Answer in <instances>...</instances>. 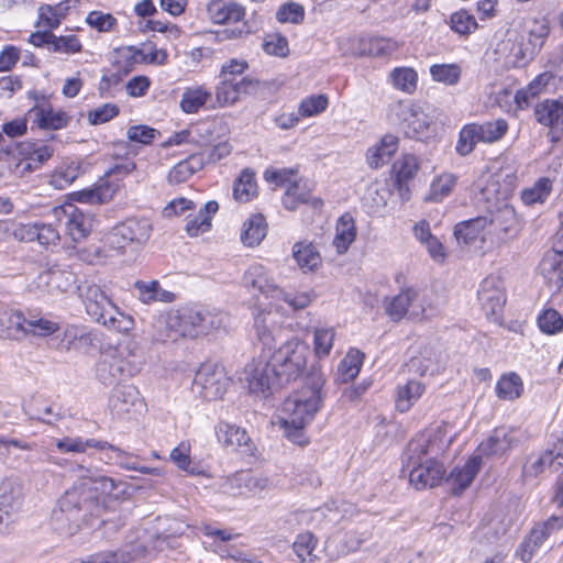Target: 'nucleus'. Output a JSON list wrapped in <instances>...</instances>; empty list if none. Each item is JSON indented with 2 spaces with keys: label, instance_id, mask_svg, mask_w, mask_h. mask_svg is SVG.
Here are the masks:
<instances>
[{
  "label": "nucleus",
  "instance_id": "obj_59",
  "mask_svg": "<svg viewBox=\"0 0 563 563\" xmlns=\"http://www.w3.org/2000/svg\"><path fill=\"white\" fill-rule=\"evenodd\" d=\"M540 330L549 335L556 334L563 329V318L554 309H547L538 317Z\"/></svg>",
  "mask_w": 563,
  "mask_h": 563
},
{
  "label": "nucleus",
  "instance_id": "obj_48",
  "mask_svg": "<svg viewBox=\"0 0 563 563\" xmlns=\"http://www.w3.org/2000/svg\"><path fill=\"white\" fill-rule=\"evenodd\" d=\"M202 533L206 537L213 538V542L210 544L212 550L222 558H230L232 548L227 544L228 541L233 539V533L229 530L216 529L210 525H206L201 528Z\"/></svg>",
  "mask_w": 563,
  "mask_h": 563
},
{
  "label": "nucleus",
  "instance_id": "obj_61",
  "mask_svg": "<svg viewBox=\"0 0 563 563\" xmlns=\"http://www.w3.org/2000/svg\"><path fill=\"white\" fill-rule=\"evenodd\" d=\"M358 547V540L353 537H346L339 543H336V540H328L325 543V552L331 560H338L339 558L357 550Z\"/></svg>",
  "mask_w": 563,
  "mask_h": 563
},
{
  "label": "nucleus",
  "instance_id": "obj_13",
  "mask_svg": "<svg viewBox=\"0 0 563 563\" xmlns=\"http://www.w3.org/2000/svg\"><path fill=\"white\" fill-rule=\"evenodd\" d=\"M52 214L57 222L64 223L75 243L82 241L91 231V219L73 203L54 207Z\"/></svg>",
  "mask_w": 563,
  "mask_h": 563
},
{
  "label": "nucleus",
  "instance_id": "obj_28",
  "mask_svg": "<svg viewBox=\"0 0 563 563\" xmlns=\"http://www.w3.org/2000/svg\"><path fill=\"white\" fill-rule=\"evenodd\" d=\"M563 467V462L559 461L554 452L547 450L540 454L530 455L523 467L522 475L526 479L536 478L545 471L558 473Z\"/></svg>",
  "mask_w": 563,
  "mask_h": 563
},
{
  "label": "nucleus",
  "instance_id": "obj_43",
  "mask_svg": "<svg viewBox=\"0 0 563 563\" xmlns=\"http://www.w3.org/2000/svg\"><path fill=\"white\" fill-rule=\"evenodd\" d=\"M424 393V386L418 380H409L397 390L396 407L400 412L408 411Z\"/></svg>",
  "mask_w": 563,
  "mask_h": 563
},
{
  "label": "nucleus",
  "instance_id": "obj_50",
  "mask_svg": "<svg viewBox=\"0 0 563 563\" xmlns=\"http://www.w3.org/2000/svg\"><path fill=\"white\" fill-rule=\"evenodd\" d=\"M552 190V181L548 177L538 179L532 187L526 188L521 192V199L525 205L543 203Z\"/></svg>",
  "mask_w": 563,
  "mask_h": 563
},
{
  "label": "nucleus",
  "instance_id": "obj_58",
  "mask_svg": "<svg viewBox=\"0 0 563 563\" xmlns=\"http://www.w3.org/2000/svg\"><path fill=\"white\" fill-rule=\"evenodd\" d=\"M305 19V9L297 2H286L276 12V20L279 23L299 24Z\"/></svg>",
  "mask_w": 563,
  "mask_h": 563
},
{
  "label": "nucleus",
  "instance_id": "obj_18",
  "mask_svg": "<svg viewBox=\"0 0 563 563\" xmlns=\"http://www.w3.org/2000/svg\"><path fill=\"white\" fill-rule=\"evenodd\" d=\"M216 435L219 443L233 451L253 455L256 448L244 428L227 421H219L214 427Z\"/></svg>",
  "mask_w": 563,
  "mask_h": 563
},
{
  "label": "nucleus",
  "instance_id": "obj_4",
  "mask_svg": "<svg viewBox=\"0 0 563 563\" xmlns=\"http://www.w3.org/2000/svg\"><path fill=\"white\" fill-rule=\"evenodd\" d=\"M207 14L214 24L233 25L217 32L220 41L242 40L261 27L255 18L245 19V8L234 0H211L207 4Z\"/></svg>",
  "mask_w": 563,
  "mask_h": 563
},
{
  "label": "nucleus",
  "instance_id": "obj_34",
  "mask_svg": "<svg viewBox=\"0 0 563 563\" xmlns=\"http://www.w3.org/2000/svg\"><path fill=\"white\" fill-rule=\"evenodd\" d=\"M239 488L240 494H261L274 487L272 479L264 474L241 472L232 481Z\"/></svg>",
  "mask_w": 563,
  "mask_h": 563
},
{
  "label": "nucleus",
  "instance_id": "obj_7",
  "mask_svg": "<svg viewBox=\"0 0 563 563\" xmlns=\"http://www.w3.org/2000/svg\"><path fill=\"white\" fill-rule=\"evenodd\" d=\"M550 22L547 18L530 19L526 22L523 34L511 47L516 66L527 65L539 54L550 34Z\"/></svg>",
  "mask_w": 563,
  "mask_h": 563
},
{
  "label": "nucleus",
  "instance_id": "obj_45",
  "mask_svg": "<svg viewBox=\"0 0 563 563\" xmlns=\"http://www.w3.org/2000/svg\"><path fill=\"white\" fill-rule=\"evenodd\" d=\"M114 187L103 183L95 188L77 191L73 195L74 199L81 203L100 205L108 202L114 195Z\"/></svg>",
  "mask_w": 563,
  "mask_h": 563
},
{
  "label": "nucleus",
  "instance_id": "obj_41",
  "mask_svg": "<svg viewBox=\"0 0 563 563\" xmlns=\"http://www.w3.org/2000/svg\"><path fill=\"white\" fill-rule=\"evenodd\" d=\"M292 256L303 272H313L321 264L320 254L311 243H296L292 247Z\"/></svg>",
  "mask_w": 563,
  "mask_h": 563
},
{
  "label": "nucleus",
  "instance_id": "obj_49",
  "mask_svg": "<svg viewBox=\"0 0 563 563\" xmlns=\"http://www.w3.org/2000/svg\"><path fill=\"white\" fill-rule=\"evenodd\" d=\"M211 93L202 87L187 88L180 100V108L186 113H196L203 107Z\"/></svg>",
  "mask_w": 563,
  "mask_h": 563
},
{
  "label": "nucleus",
  "instance_id": "obj_22",
  "mask_svg": "<svg viewBox=\"0 0 563 563\" xmlns=\"http://www.w3.org/2000/svg\"><path fill=\"white\" fill-rule=\"evenodd\" d=\"M109 407L111 413L121 419L132 412L140 411L143 407V401L135 386L120 385L113 389Z\"/></svg>",
  "mask_w": 563,
  "mask_h": 563
},
{
  "label": "nucleus",
  "instance_id": "obj_56",
  "mask_svg": "<svg viewBox=\"0 0 563 563\" xmlns=\"http://www.w3.org/2000/svg\"><path fill=\"white\" fill-rule=\"evenodd\" d=\"M390 78L395 88L412 93L417 88L418 75L410 67H398L390 73Z\"/></svg>",
  "mask_w": 563,
  "mask_h": 563
},
{
  "label": "nucleus",
  "instance_id": "obj_5",
  "mask_svg": "<svg viewBox=\"0 0 563 563\" xmlns=\"http://www.w3.org/2000/svg\"><path fill=\"white\" fill-rule=\"evenodd\" d=\"M309 386L300 393L288 397L283 405L280 424H308L313 419L322 402V374L314 373L308 378Z\"/></svg>",
  "mask_w": 563,
  "mask_h": 563
},
{
  "label": "nucleus",
  "instance_id": "obj_2",
  "mask_svg": "<svg viewBox=\"0 0 563 563\" xmlns=\"http://www.w3.org/2000/svg\"><path fill=\"white\" fill-rule=\"evenodd\" d=\"M445 442L440 431L416 435L402 454V471H408L410 484L418 490L434 487L444 477V467L438 461Z\"/></svg>",
  "mask_w": 563,
  "mask_h": 563
},
{
  "label": "nucleus",
  "instance_id": "obj_1",
  "mask_svg": "<svg viewBox=\"0 0 563 563\" xmlns=\"http://www.w3.org/2000/svg\"><path fill=\"white\" fill-rule=\"evenodd\" d=\"M75 472L78 483L60 497L58 510L54 511L55 520L70 522L69 531L78 528L79 521L87 515L95 514L98 508V494L111 495L118 488L115 479L100 474L97 470L77 465Z\"/></svg>",
  "mask_w": 563,
  "mask_h": 563
},
{
  "label": "nucleus",
  "instance_id": "obj_63",
  "mask_svg": "<svg viewBox=\"0 0 563 563\" xmlns=\"http://www.w3.org/2000/svg\"><path fill=\"white\" fill-rule=\"evenodd\" d=\"M264 178L268 183H273L276 186H291V184H298V169L297 168H280V169H267L264 173Z\"/></svg>",
  "mask_w": 563,
  "mask_h": 563
},
{
  "label": "nucleus",
  "instance_id": "obj_55",
  "mask_svg": "<svg viewBox=\"0 0 563 563\" xmlns=\"http://www.w3.org/2000/svg\"><path fill=\"white\" fill-rule=\"evenodd\" d=\"M477 130L483 143H494L503 139L507 133L508 123L505 119H497L477 124Z\"/></svg>",
  "mask_w": 563,
  "mask_h": 563
},
{
  "label": "nucleus",
  "instance_id": "obj_57",
  "mask_svg": "<svg viewBox=\"0 0 563 563\" xmlns=\"http://www.w3.org/2000/svg\"><path fill=\"white\" fill-rule=\"evenodd\" d=\"M26 336H48L59 330V324L46 318L26 319Z\"/></svg>",
  "mask_w": 563,
  "mask_h": 563
},
{
  "label": "nucleus",
  "instance_id": "obj_15",
  "mask_svg": "<svg viewBox=\"0 0 563 563\" xmlns=\"http://www.w3.org/2000/svg\"><path fill=\"white\" fill-rule=\"evenodd\" d=\"M397 117L401 130L408 137L423 140L430 135L432 120L419 107L410 103H399Z\"/></svg>",
  "mask_w": 563,
  "mask_h": 563
},
{
  "label": "nucleus",
  "instance_id": "obj_14",
  "mask_svg": "<svg viewBox=\"0 0 563 563\" xmlns=\"http://www.w3.org/2000/svg\"><path fill=\"white\" fill-rule=\"evenodd\" d=\"M275 373L271 362L253 360L245 366L243 379L247 383L252 394L266 396L268 390L276 386H283L282 380Z\"/></svg>",
  "mask_w": 563,
  "mask_h": 563
},
{
  "label": "nucleus",
  "instance_id": "obj_10",
  "mask_svg": "<svg viewBox=\"0 0 563 563\" xmlns=\"http://www.w3.org/2000/svg\"><path fill=\"white\" fill-rule=\"evenodd\" d=\"M519 229V220L515 209L505 203L492 213L490 218H487L483 242L499 246L517 236Z\"/></svg>",
  "mask_w": 563,
  "mask_h": 563
},
{
  "label": "nucleus",
  "instance_id": "obj_6",
  "mask_svg": "<svg viewBox=\"0 0 563 563\" xmlns=\"http://www.w3.org/2000/svg\"><path fill=\"white\" fill-rule=\"evenodd\" d=\"M308 346L297 338L285 342L273 353L269 362L283 385L297 379L307 364Z\"/></svg>",
  "mask_w": 563,
  "mask_h": 563
},
{
  "label": "nucleus",
  "instance_id": "obj_42",
  "mask_svg": "<svg viewBox=\"0 0 563 563\" xmlns=\"http://www.w3.org/2000/svg\"><path fill=\"white\" fill-rule=\"evenodd\" d=\"M364 354L355 349H351L343 360L339 363L336 380L347 383L354 379L363 364Z\"/></svg>",
  "mask_w": 563,
  "mask_h": 563
},
{
  "label": "nucleus",
  "instance_id": "obj_62",
  "mask_svg": "<svg viewBox=\"0 0 563 563\" xmlns=\"http://www.w3.org/2000/svg\"><path fill=\"white\" fill-rule=\"evenodd\" d=\"M227 322V314L217 309L201 308L200 334L220 329Z\"/></svg>",
  "mask_w": 563,
  "mask_h": 563
},
{
  "label": "nucleus",
  "instance_id": "obj_40",
  "mask_svg": "<svg viewBox=\"0 0 563 563\" xmlns=\"http://www.w3.org/2000/svg\"><path fill=\"white\" fill-rule=\"evenodd\" d=\"M219 205L217 201H208L198 214L189 219L186 223V231L190 236H198L210 230L211 218L217 213Z\"/></svg>",
  "mask_w": 563,
  "mask_h": 563
},
{
  "label": "nucleus",
  "instance_id": "obj_47",
  "mask_svg": "<svg viewBox=\"0 0 563 563\" xmlns=\"http://www.w3.org/2000/svg\"><path fill=\"white\" fill-rule=\"evenodd\" d=\"M522 389V380L516 373L501 376L496 385V394L504 400H514L520 397Z\"/></svg>",
  "mask_w": 563,
  "mask_h": 563
},
{
  "label": "nucleus",
  "instance_id": "obj_30",
  "mask_svg": "<svg viewBox=\"0 0 563 563\" xmlns=\"http://www.w3.org/2000/svg\"><path fill=\"white\" fill-rule=\"evenodd\" d=\"M398 137L393 134L384 135L380 141L366 152V162L373 169L387 164L398 150Z\"/></svg>",
  "mask_w": 563,
  "mask_h": 563
},
{
  "label": "nucleus",
  "instance_id": "obj_20",
  "mask_svg": "<svg viewBox=\"0 0 563 563\" xmlns=\"http://www.w3.org/2000/svg\"><path fill=\"white\" fill-rule=\"evenodd\" d=\"M518 431L512 428L499 427L477 448V455L482 456H501L508 453L517 443Z\"/></svg>",
  "mask_w": 563,
  "mask_h": 563
},
{
  "label": "nucleus",
  "instance_id": "obj_46",
  "mask_svg": "<svg viewBox=\"0 0 563 563\" xmlns=\"http://www.w3.org/2000/svg\"><path fill=\"white\" fill-rule=\"evenodd\" d=\"M457 177L451 173H443L432 180L427 200L440 202L448 197L456 185Z\"/></svg>",
  "mask_w": 563,
  "mask_h": 563
},
{
  "label": "nucleus",
  "instance_id": "obj_51",
  "mask_svg": "<svg viewBox=\"0 0 563 563\" xmlns=\"http://www.w3.org/2000/svg\"><path fill=\"white\" fill-rule=\"evenodd\" d=\"M317 543L318 541L314 536L311 532L306 531L297 536L292 543V549L300 561L311 563L317 559V555L314 554Z\"/></svg>",
  "mask_w": 563,
  "mask_h": 563
},
{
  "label": "nucleus",
  "instance_id": "obj_25",
  "mask_svg": "<svg viewBox=\"0 0 563 563\" xmlns=\"http://www.w3.org/2000/svg\"><path fill=\"white\" fill-rule=\"evenodd\" d=\"M26 318L14 309L0 307V339L21 341L26 338Z\"/></svg>",
  "mask_w": 563,
  "mask_h": 563
},
{
  "label": "nucleus",
  "instance_id": "obj_12",
  "mask_svg": "<svg viewBox=\"0 0 563 563\" xmlns=\"http://www.w3.org/2000/svg\"><path fill=\"white\" fill-rule=\"evenodd\" d=\"M76 280V274L68 265L51 263L32 282V287L35 290L46 291L52 295L66 294L74 289Z\"/></svg>",
  "mask_w": 563,
  "mask_h": 563
},
{
  "label": "nucleus",
  "instance_id": "obj_53",
  "mask_svg": "<svg viewBox=\"0 0 563 563\" xmlns=\"http://www.w3.org/2000/svg\"><path fill=\"white\" fill-rule=\"evenodd\" d=\"M335 340L334 328H316L313 332V350L317 357L330 355Z\"/></svg>",
  "mask_w": 563,
  "mask_h": 563
},
{
  "label": "nucleus",
  "instance_id": "obj_31",
  "mask_svg": "<svg viewBox=\"0 0 563 563\" xmlns=\"http://www.w3.org/2000/svg\"><path fill=\"white\" fill-rule=\"evenodd\" d=\"M92 345V333L86 327L67 325L59 343V350L63 352L87 351Z\"/></svg>",
  "mask_w": 563,
  "mask_h": 563
},
{
  "label": "nucleus",
  "instance_id": "obj_8",
  "mask_svg": "<svg viewBox=\"0 0 563 563\" xmlns=\"http://www.w3.org/2000/svg\"><path fill=\"white\" fill-rule=\"evenodd\" d=\"M201 308L185 306L168 312L164 319L156 321L157 327H165V331L155 334L156 341L175 340L176 336L200 335Z\"/></svg>",
  "mask_w": 563,
  "mask_h": 563
},
{
  "label": "nucleus",
  "instance_id": "obj_16",
  "mask_svg": "<svg viewBox=\"0 0 563 563\" xmlns=\"http://www.w3.org/2000/svg\"><path fill=\"white\" fill-rule=\"evenodd\" d=\"M563 528V516H552L547 521L537 525L521 542L516 555L528 563L541 548L543 542L554 532Z\"/></svg>",
  "mask_w": 563,
  "mask_h": 563
},
{
  "label": "nucleus",
  "instance_id": "obj_52",
  "mask_svg": "<svg viewBox=\"0 0 563 563\" xmlns=\"http://www.w3.org/2000/svg\"><path fill=\"white\" fill-rule=\"evenodd\" d=\"M482 142L477 130V123H470L462 128L455 146L456 152L461 156L472 153L477 143Z\"/></svg>",
  "mask_w": 563,
  "mask_h": 563
},
{
  "label": "nucleus",
  "instance_id": "obj_36",
  "mask_svg": "<svg viewBox=\"0 0 563 563\" xmlns=\"http://www.w3.org/2000/svg\"><path fill=\"white\" fill-rule=\"evenodd\" d=\"M356 236L355 221L350 213L342 214L335 225L333 245L339 254L347 251Z\"/></svg>",
  "mask_w": 563,
  "mask_h": 563
},
{
  "label": "nucleus",
  "instance_id": "obj_54",
  "mask_svg": "<svg viewBox=\"0 0 563 563\" xmlns=\"http://www.w3.org/2000/svg\"><path fill=\"white\" fill-rule=\"evenodd\" d=\"M461 73V67L457 64H434L430 67L432 79L448 86L456 85L460 81Z\"/></svg>",
  "mask_w": 563,
  "mask_h": 563
},
{
  "label": "nucleus",
  "instance_id": "obj_23",
  "mask_svg": "<svg viewBox=\"0 0 563 563\" xmlns=\"http://www.w3.org/2000/svg\"><path fill=\"white\" fill-rule=\"evenodd\" d=\"M477 297L486 316L499 313L506 302V295L497 278L493 276L486 277L481 283Z\"/></svg>",
  "mask_w": 563,
  "mask_h": 563
},
{
  "label": "nucleus",
  "instance_id": "obj_33",
  "mask_svg": "<svg viewBox=\"0 0 563 563\" xmlns=\"http://www.w3.org/2000/svg\"><path fill=\"white\" fill-rule=\"evenodd\" d=\"M537 121L545 126L556 128L563 124V97L547 99L536 107Z\"/></svg>",
  "mask_w": 563,
  "mask_h": 563
},
{
  "label": "nucleus",
  "instance_id": "obj_29",
  "mask_svg": "<svg viewBox=\"0 0 563 563\" xmlns=\"http://www.w3.org/2000/svg\"><path fill=\"white\" fill-rule=\"evenodd\" d=\"M56 448L62 453H84L88 449L93 448L100 451L111 450L113 453H118L119 456H125L121 449L110 444L107 441H99L96 439H82L76 438H63L56 441Z\"/></svg>",
  "mask_w": 563,
  "mask_h": 563
},
{
  "label": "nucleus",
  "instance_id": "obj_3",
  "mask_svg": "<svg viewBox=\"0 0 563 563\" xmlns=\"http://www.w3.org/2000/svg\"><path fill=\"white\" fill-rule=\"evenodd\" d=\"M87 314L110 331L129 333L134 328V319L121 311L98 285L78 286Z\"/></svg>",
  "mask_w": 563,
  "mask_h": 563
},
{
  "label": "nucleus",
  "instance_id": "obj_21",
  "mask_svg": "<svg viewBox=\"0 0 563 563\" xmlns=\"http://www.w3.org/2000/svg\"><path fill=\"white\" fill-rule=\"evenodd\" d=\"M130 374L128 363L122 358L118 349H108L103 351L97 363V378L104 385L115 383L120 377Z\"/></svg>",
  "mask_w": 563,
  "mask_h": 563
},
{
  "label": "nucleus",
  "instance_id": "obj_60",
  "mask_svg": "<svg viewBox=\"0 0 563 563\" xmlns=\"http://www.w3.org/2000/svg\"><path fill=\"white\" fill-rule=\"evenodd\" d=\"M329 104L325 95L309 96L301 100L298 111L301 117L309 118L322 113Z\"/></svg>",
  "mask_w": 563,
  "mask_h": 563
},
{
  "label": "nucleus",
  "instance_id": "obj_11",
  "mask_svg": "<svg viewBox=\"0 0 563 563\" xmlns=\"http://www.w3.org/2000/svg\"><path fill=\"white\" fill-rule=\"evenodd\" d=\"M229 385L223 367L216 364H202L195 374L191 391L203 400L220 399Z\"/></svg>",
  "mask_w": 563,
  "mask_h": 563
},
{
  "label": "nucleus",
  "instance_id": "obj_17",
  "mask_svg": "<svg viewBox=\"0 0 563 563\" xmlns=\"http://www.w3.org/2000/svg\"><path fill=\"white\" fill-rule=\"evenodd\" d=\"M385 311L393 321H400L406 314L412 318L424 316V307L418 290L407 288L385 301Z\"/></svg>",
  "mask_w": 563,
  "mask_h": 563
},
{
  "label": "nucleus",
  "instance_id": "obj_9",
  "mask_svg": "<svg viewBox=\"0 0 563 563\" xmlns=\"http://www.w3.org/2000/svg\"><path fill=\"white\" fill-rule=\"evenodd\" d=\"M152 224L146 218H128L117 224L107 235L109 247L124 251L129 245H142L151 236Z\"/></svg>",
  "mask_w": 563,
  "mask_h": 563
},
{
  "label": "nucleus",
  "instance_id": "obj_38",
  "mask_svg": "<svg viewBox=\"0 0 563 563\" xmlns=\"http://www.w3.org/2000/svg\"><path fill=\"white\" fill-rule=\"evenodd\" d=\"M394 169L401 197L408 199L407 196L405 197L408 192L406 184L413 179L419 169L418 158L412 154H405L395 162Z\"/></svg>",
  "mask_w": 563,
  "mask_h": 563
},
{
  "label": "nucleus",
  "instance_id": "obj_27",
  "mask_svg": "<svg viewBox=\"0 0 563 563\" xmlns=\"http://www.w3.org/2000/svg\"><path fill=\"white\" fill-rule=\"evenodd\" d=\"M27 119L38 128L59 130L68 124L69 118L63 111H55L48 103L37 104L29 110Z\"/></svg>",
  "mask_w": 563,
  "mask_h": 563
},
{
  "label": "nucleus",
  "instance_id": "obj_35",
  "mask_svg": "<svg viewBox=\"0 0 563 563\" xmlns=\"http://www.w3.org/2000/svg\"><path fill=\"white\" fill-rule=\"evenodd\" d=\"M206 165L203 155L192 154L186 159L177 163L168 173V183L178 185L187 181L195 173Z\"/></svg>",
  "mask_w": 563,
  "mask_h": 563
},
{
  "label": "nucleus",
  "instance_id": "obj_39",
  "mask_svg": "<svg viewBox=\"0 0 563 563\" xmlns=\"http://www.w3.org/2000/svg\"><path fill=\"white\" fill-rule=\"evenodd\" d=\"M267 233V223L265 218L260 214L251 216L243 224L241 241L246 246L258 245Z\"/></svg>",
  "mask_w": 563,
  "mask_h": 563
},
{
  "label": "nucleus",
  "instance_id": "obj_44",
  "mask_svg": "<svg viewBox=\"0 0 563 563\" xmlns=\"http://www.w3.org/2000/svg\"><path fill=\"white\" fill-rule=\"evenodd\" d=\"M257 185L255 174L246 168L244 169L233 185V197L239 202H247L256 196Z\"/></svg>",
  "mask_w": 563,
  "mask_h": 563
},
{
  "label": "nucleus",
  "instance_id": "obj_37",
  "mask_svg": "<svg viewBox=\"0 0 563 563\" xmlns=\"http://www.w3.org/2000/svg\"><path fill=\"white\" fill-rule=\"evenodd\" d=\"M486 225V217L460 222L454 228V235L459 243H463L465 245L474 243L477 239L483 241V234H485Z\"/></svg>",
  "mask_w": 563,
  "mask_h": 563
},
{
  "label": "nucleus",
  "instance_id": "obj_64",
  "mask_svg": "<svg viewBox=\"0 0 563 563\" xmlns=\"http://www.w3.org/2000/svg\"><path fill=\"white\" fill-rule=\"evenodd\" d=\"M82 45L76 35L56 36L51 40L49 51L59 54H75L80 52Z\"/></svg>",
  "mask_w": 563,
  "mask_h": 563
},
{
  "label": "nucleus",
  "instance_id": "obj_32",
  "mask_svg": "<svg viewBox=\"0 0 563 563\" xmlns=\"http://www.w3.org/2000/svg\"><path fill=\"white\" fill-rule=\"evenodd\" d=\"M7 153L31 159L40 168L52 157L54 150L52 146L41 142H21L15 144L13 148L8 150Z\"/></svg>",
  "mask_w": 563,
  "mask_h": 563
},
{
  "label": "nucleus",
  "instance_id": "obj_26",
  "mask_svg": "<svg viewBox=\"0 0 563 563\" xmlns=\"http://www.w3.org/2000/svg\"><path fill=\"white\" fill-rule=\"evenodd\" d=\"M481 466V455H473L463 466H455L446 477V483L452 487L453 494L459 495L466 489L474 481Z\"/></svg>",
  "mask_w": 563,
  "mask_h": 563
},
{
  "label": "nucleus",
  "instance_id": "obj_24",
  "mask_svg": "<svg viewBox=\"0 0 563 563\" xmlns=\"http://www.w3.org/2000/svg\"><path fill=\"white\" fill-rule=\"evenodd\" d=\"M254 332L256 339L264 347L271 350L275 346L280 332L277 313L272 310H261L254 316Z\"/></svg>",
  "mask_w": 563,
  "mask_h": 563
},
{
  "label": "nucleus",
  "instance_id": "obj_19",
  "mask_svg": "<svg viewBox=\"0 0 563 563\" xmlns=\"http://www.w3.org/2000/svg\"><path fill=\"white\" fill-rule=\"evenodd\" d=\"M243 284L247 289L274 299H278L284 294V289L276 284L271 272L258 263L252 264L245 271Z\"/></svg>",
  "mask_w": 563,
  "mask_h": 563
}]
</instances>
